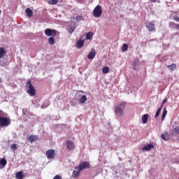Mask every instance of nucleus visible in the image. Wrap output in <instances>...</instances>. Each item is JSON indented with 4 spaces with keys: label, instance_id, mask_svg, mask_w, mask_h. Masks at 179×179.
<instances>
[{
    "label": "nucleus",
    "instance_id": "1",
    "mask_svg": "<svg viewBox=\"0 0 179 179\" xmlns=\"http://www.w3.org/2000/svg\"><path fill=\"white\" fill-rule=\"evenodd\" d=\"M12 123L10 117H5V113L0 110V127L1 128L9 127Z\"/></svg>",
    "mask_w": 179,
    "mask_h": 179
},
{
    "label": "nucleus",
    "instance_id": "2",
    "mask_svg": "<svg viewBox=\"0 0 179 179\" xmlns=\"http://www.w3.org/2000/svg\"><path fill=\"white\" fill-rule=\"evenodd\" d=\"M127 103L122 102L119 105L115 107V113L117 117H122L124 115V109L125 108Z\"/></svg>",
    "mask_w": 179,
    "mask_h": 179
},
{
    "label": "nucleus",
    "instance_id": "3",
    "mask_svg": "<svg viewBox=\"0 0 179 179\" xmlns=\"http://www.w3.org/2000/svg\"><path fill=\"white\" fill-rule=\"evenodd\" d=\"M26 89H27V93L29 94V96H36V89L34 88V86H33V84H31V80H28L26 83Z\"/></svg>",
    "mask_w": 179,
    "mask_h": 179
},
{
    "label": "nucleus",
    "instance_id": "4",
    "mask_svg": "<svg viewBox=\"0 0 179 179\" xmlns=\"http://www.w3.org/2000/svg\"><path fill=\"white\" fill-rule=\"evenodd\" d=\"M102 13H103V9L101 8V6L97 5L93 10L94 17H101Z\"/></svg>",
    "mask_w": 179,
    "mask_h": 179
},
{
    "label": "nucleus",
    "instance_id": "5",
    "mask_svg": "<svg viewBox=\"0 0 179 179\" xmlns=\"http://www.w3.org/2000/svg\"><path fill=\"white\" fill-rule=\"evenodd\" d=\"M57 30L55 29H51L50 28L45 29V34L47 37H55L57 36Z\"/></svg>",
    "mask_w": 179,
    "mask_h": 179
},
{
    "label": "nucleus",
    "instance_id": "6",
    "mask_svg": "<svg viewBox=\"0 0 179 179\" xmlns=\"http://www.w3.org/2000/svg\"><path fill=\"white\" fill-rule=\"evenodd\" d=\"M80 171H83L86 169H90V163L88 162H83L78 165Z\"/></svg>",
    "mask_w": 179,
    "mask_h": 179
},
{
    "label": "nucleus",
    "instance_id": "7",
    "mask_svg": "<svg viewBox=\"0 0 179 179\" xmlns=\"http://www.w3.org/2000/svg\"><path fill=\"white\" fill-rule=\"evenodd\" d=\"M155 21H151L147 22L145 24V27H147L148 30L150 31H156V27H155Z\"/></svg>",
    "mask_w": 179,
    "mask_h": 179
},
{
    "label": "nucleus",
    "instance_id": "8",
    "mask_svg": "<svg viewBox=\"0 0 179 179\" xmlns=\"http://www.w3.org/2000/svg\"><path fill=\"white\" fill-rule=\"evenodd\" d=\"M46 157L48 159L55 158V150L50 149L46 151Z\"/></svg>",
    "mask_w": 179,
    "mask_h": 179
},
{
    "label": "nucleus",
    "instance_id": "9",
    "mask_svg": "<svg viewBox=\"0 0 179 179\" xmlns=\"http://www.w3.org/2000/svg\"><path fill=\"white\" fill-rule=\"evenodd\" d=\"M66 145L69 150H73L75 149V143L72 141H67Z\"/></svg>",
    "mask_w": 179,
    "mask_h": 179
},
{
    "label": "nucleus",
    "instance_id": "10",
    "mask_svg": "<svg viewBox=\"0 0 179 179\" xmlns=\"http://www.w3.org/2000/svg\"><path fill=\"white\" fill-rule=\"evenodd\" d=\"M74 169L75 170L73 171L72 177L73 178H78L82 171L78 167H75Z\"/></svg>",
    "mask_w": 179,
    "mask_h": 179
},
{
    "label": "nucleus",
    "instance_id": "11",
    "mask_svg": "<svg viewBox=\"0 0 179 179\" xmlns=\"http://www.w3.org/2000/svg\"><path fill=\"white\" fill-rule=\"evenodd\" d=\"M94 57H96V50L94 49H92L91 52L87 55V58L88 59H94Z\"/></svg>",
    "mask_w": 179,
    "mask_h": 179
},
{
    "label": "nucleus",
    "instance_id": "12",
    "mask_svg": "<svg viewBox=\"0 0 179 179\" xmlns=\"http://www.w3.org/2000/svg\"><path fill=\"white\" fill-rule=\"evenodd\" d=\"M28 139L31 143H33V142H36V141H38V137L37 136L31 135L28 137Z\"/></svg>",
    "mask_w": 179,
    "mask_h": 179
},
{
    "label": "nucleus",
    "instance_id": "13",
    "mask_svg": "<svg viewBox=\"0 0 179 179\" xmlns=\"http://www.w3.org/2000/svg\"><path fill=\"white\" fill-rule=\"evenodd\" d=\"M15 178L22 179L24 178V175H23V171H19L15 173Z\"/></svg>",
    "mask_w": 179,
    "mask_h": 179
},
{
    "label": "nucleus",
    "instance_id": "14",
    "mask_svg": "<svg viewBox=\"0 0 179 179\" xmlns=\"http://www.w3.org/2000/svg\"><path fill=\"white\" fill-rule=\"evenodd\" d=\"M169 27H171V29H176V30H179V24H176L173 22H170Z\"/></svg>",
    "mask_w": 179,
    "mask_h": 179
},
{
    "label": "nucleus",
    "instance_id": "15",
    "mask_svg": "<svg viewBox=\"0 0 179 179\" xmlns=\"http://www.w3.org/2000/svg\"><path fill=\"white\" fill-rule=\"evenodd\" d=\"M5 55H6V50H5V48H0V58H3Z\"/></svg>",
    "mask_w": 179,
    "mask_h": 179
},
{
    "label": "nucleus",
    "instance_id": "16",
    "mask_svg": "<svg viewBox=\"0 0 179 179\" xmlns=\"http://www.w3.org/2000/svg\"><path fill=\"white\" fill-rule=\"evenodd\" d=\"M143 124H146L148 122V120H149V115L145 114L141 117Z\"/></svg>",
    "mask_w": 179,
    "mask_h": 179
},
{
    "label": "nucleus",
    "instance_id": "17",
    "mask_svg": "<svg viewBox=\"0 0 179 179\" xmlns=\"http://www.w3.org/2000/svg\"><path fill=\"white\" fill-rule=\"evenodd\" d=\"M25 13H27V15L28 16V17H31V16H33V10H31L30 8H26Z\"/></svg>",
    "mask_w": 179,
    "mask_h": 179
},
{
    "label": "nucleus",
    "instance_id": "18",
    "mask_svg": "<svg viewBox=\"0 0 179 179\" xmlns=\"http://www.w3.org/2000/svg\"><path fill=\"white\" fill-rule=\"evenodd\" d=\"M87 101V97L86 96V95H83L82 97L79 99V101L81 104H84V103H86Z\"/></svg>",
    "mask_w": 179,
    "mask_h": 179
},
{
    "label": "nucleus",
    "instance_id": "19",
    "mask_svg": "<svg viewBox=\"0 0 179 179\" xmlns=\"http://www.w3.org/2000/svg\"><path fill=\"white\" fill-rule=\"evenodd\" d=\"M154 146L152 144H148L147 145H145L143 148V150H147V151H149L150 150V149H153Z\"/></svg>",
    "mask_w": 179,
    "mask_h": 179
},
{
    "label": "nucleus",
    "instance_id": "20",
    "mask_svg": "<svg viewBox=\"0 0 179 179\" xmlns=\"http://www.w3.org/2000/svg\"><path fill=\"white\" fill-rule=\"evenodd\" d=\"M54 37L55 36H50L48 39V43L50 45H54L55 44V39Z\"/></svg>",
    "mask_w": 179,
    "mask_h": 179
},
{
    "label": "nucleus",
    "instance_id": "21",
    "mask_svg": "<svg viewBox=\"0 0 179 179\" xmlns=\"http://www.w3.org/2000/svg\"><path fill=\"white\" fill-rule=\"evenodd\" d=\"M168 69H170V71H175V69H177V65L176 64H172L171 65L167 66Z\"/></svg>",
    "mask_w": 179,
    "mask_h": 179
},
{
    "label": "nucleus",
    "instance_id": "22",
    "mask_svg": "<svg viewBox=\"0 0 179 179\" xmlns=\"http://www.w3.org/2000/svg\"><path fill=\"white\" fill-rule=\"evenodd\" d=\"M6 159H1L0 160V167H1L2 169H3V167H5V166H6Z\"/></svg>",
    "mask_w": 179,
    "mask_h": 179
},
{
    "label": "nucleus",
    "instance_id": "23",
    "mask_svg": "<svg viewBox=\"0 0 179 179\" xmlns=\"http://www.w3.org/2000/svg\"><path fill=\"white\" fill-rule=\"evenodd\" d=\"M93 38V32L90 31L86 34V40H92Z\"/></svg>",
    "mask_w": 179,
    "mask_h": 179
},
{
    "label": "nucleus",
    "instance_id": "24",
    "mask_svg": "<svg viewBox=\"0 0 179 179\" xmlns=\"http://www.w3.org/2000/svg\"><path fill=\"white\" fill-rule=\"evenodd\" d=\"M163 109V105H162L159 109L157 110V111L155 113V118H157V117H159V115H160V113H162V110Z\"/></svg>",
    "mask_w": 179,
    "mask_h": 179
},
{
    "label": "nucleus",
    "instance_id": "25",
    "mask_svg": "<svg viewBox=\"0 0 179 179\" xmlns=\"http://www.w3.org/2000/svg\"><path fill=\"white\" fill-rule=\"evenodd\" d=\"M166 115H167V109L164 108L163 110V113L162 116V121H164V118H166Z\"/></svg>",
    "mask_w": 179,
    "mask_h": 179
},
{
    "label": "nucleus",
    "instance_id": "26",
    "mask_svg": "<svg viewBox=\"0 0 179 179\" xmlns=\"http://www.w3.org/2000/svg\"><path fill=\"white\" fill-rule=\"evenodd\" d=\"M84 44H85V41H78L77 42V47H78V48H82V47H83Z\"/></svg>",
    "mask_w": 179,
    "mask_h": 179
},
{
    "label": "nucleus",
    "instance_id": "27",
    "mask_svg": "<svg viewBox=\"0 0 179 179\" xmlns=\"http://www.w3.org/2000/svg\"><path fill=\"white\" fill-rule=\"evenodd\" d=\"M122 51L125 52V51H128V44L124 43L122 46Z\"/></svg>",
    "mask_w": 179,
    "mask_h": 179
},
{
    "label": "nucleus",
    "instance_id": "28",
    "mask_svg": "<svg viewBox=\"0 0 179 179\" xmlns=\"http://www.w3.org/2000/svg\"><path fill=\"white\" fill-rule=\"evenodd\" d=\"M108 72H110V67L108 66H104L102 69V73H108Z\"/></svg>",
    "mask_w": 179,
    "mask_h": 179
},
{
    "label": "nucleus",
    "instance_id": "29",
    "mask_svg": "<svg viewBox=\"0 0 179 179\" xmlns=\"http://www.w3.org/2000/svg\"><path fill=\"white\" fill-rule=\"evenodd\" d=\"M161 138L162 139H163L164 141H169V135H167V134H164L161 135Z\"/></svg>",
    "mask_w": 179,
    "mask_h": 179
},
{
    "label": "nucleus",
    "instance_id": "30",
    "mask_svg": "<svg viewBox=\"0 0 179 179\" xmlns=\"http://www.w3.org/2000/svg\"><path fill=\"white\" fill-rule=\"evenodd\" d=\"M48 3L49 5H57L58 3V0H50Z\"/></svg>",
    "mask_w": 179,
    "mask_h": 179
},
{
    "label": "nucleus",
    "instance_id": "31",
    "mask_svg": "<svg viewBox=\"0 0 179 179\" xmlns=\"http://www.w3.org/2000/svg\"><path fill=\"white\" fill-rule=\"evenodd\" d=\"M76 20V22H81V20H83V15H77Z\"/></svg>",
    "mask_w": 179,
    "mask_h": 179
},
{
    "label": "nucleus",
    "instance_id": "32",
    "mask_svg": "<svg viewBox=\"0 0 179 179\" xmlns=\"http://www.w3.org/2000/svg\"><path fill=\"white\" fill-rule=\"evenodd\" d=\"M11 149H13V150H16V149H17V145L12 144L11 145Z\"/></svg>",
    "mask_w": 179,
    "mask_h": 179
},
{
    "label": "nucleus",
    "instance_id": "33",
    "mask_svg": "<svg viewBox=\"0 0 179 179\" xmlns=\"http://www.w3.org/2000/svg\"><path fill=\"white\" fill-rule=\"evenodd\" d=\"M173 20H175V22H179V17L177 15L174 16Z\"/></svg>",
    "mask_w": 179,
    "mask_h": 179
},
{
    "label": "nucleus",
    "instance_id": "34",
    "mask_svg": "<svg viewBox=\"0 0 179 179\" xmlns=\"http://www.w3.org/2000/svg\"><path fill=\"white\" fill-rule=\"evenodd\" d=\"M74 31H75V28H70V29H69V33L72 34V33H73Z\"/></svg>",
    "mask_w": 179,
    "mask_h": 179
},
{
    "label": "nucleus",
    "instance_id": "35",
    "mask_svg": "<svg viewBox=\"0 0 179 179\" xmlns=\"http://www.w3.org/2000/svg\"><path fill=\"white\" fill-rule=\"evenodd\" d=\"M165 103H167V98H165L162 103V106H163V104H164Z\"/></svg>",
    "mask_w": 179,
    "mask_h": 179
},
{
    "label": "nucleus",
    "instance_id": "36",
    "mask_svg": "<svg viewBox=\"0 0 179 179\" xmlns=\"http://www.w3.org/2000/svg\"><path fill=\"white\" fill-rule=\"evenodd\" d=\"M157 0H150V2L155 3L157 2Z\"/></svg>",
    "mask_w": 179,
    "mask_h": 179
},
{
    "label": "nucleus",
    "instance_id": "37",
    "mask_svg": "<svg viewBox=\"0 0 179 179\" xmlns=\"http://www.w3.org/2000/svg\"><path fill=\"white\" fill-rule=\"evenodd\" d=\"M78 1V2H80V1H82V0H77Z\"/></svg>",
    "mask_w": 179,
    "mask_h": 179
},
{
    "label": "nucleus",
    "instance_id": "38",
    "mask_svg": "<svg viewBox=\"0 0 179 179\" xmlns=\"http://www.w3.org/2000/svg\"><path fill=\"white\" fill-rule=\"evenodd\" d=\"M1 13H2V10H0V15H1Z\"/></svg>",
    "mask_w": 179,
    "mask_h": 179
},
{
    "label": "nucleus",
    "instance_id": "39",
    "mask_svg": "<svg viewBox=\"0 0 179 179\" xmlns=\"http://www.w3.org/2000/svg\"><path fill=\"white\" fill-rule=\"evenodd\" d=\"M178 179H179V178H178Z\"/></svg>",
    "mask_w": 179,
    "mask_h": 179
}]
</instances>
